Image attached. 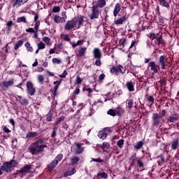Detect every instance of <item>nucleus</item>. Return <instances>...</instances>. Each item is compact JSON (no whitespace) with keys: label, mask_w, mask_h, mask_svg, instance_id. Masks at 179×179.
Masks as SVG:
<instances>
[{"label":"nucleus","mask_w":179,"mask_h":179,"mask_svg":"<svg viewBox=\"0 0 179 179\" xmlns=\"http://www.w3.org/2000/svg\"><path fill=\"white\" fill-rule=\"evenodd\" d=\"M3 131L6 134H9V132H10V130H9L6 126H3Z\"/></svg>","instance_id":"nucleus-53"},{"label":"nucleus","mask_w":179,"mask_h":179,"mask_svg":"<svg viewBox=\"0 0 179 179\" xmlns=\"http://www.w3.org/2000/svg\"><path fill=\"white\" fill-rule=\"evenodd\" d=\"M106 78V75L104 74H101L99 76V80H103V79Z\"/></svg>","instance_id":"nucleus-60"},{"label":"nucleus","mask_w":179,"mask_h":179,"mask_svg":"<svg viewBox=\"0 0 179 179\" xmlns=\"http://www.w3.org/2000/svg\"><path fill=\"white\" fill-rule=\"evenodd\" d=\"M17 22L18 23H20V22L24 23L26 22V18L24 17H21L17 20Z\"/></svg>","instance_id":"nucleus-47"},{"label":"nucleus","mask_w":179,"mask_h":179,"mask_svg":"<svg viewBox=\"0 0 179 179\" xmlns=\"http://www.w3.org/2000/svg\"><path fill=\"white\" fill-rule=\"evenodd\" d=\"M154 125H160V120L159 119L153 120Z\"/></svg>","instance_id":"nucleus-55"},{"label":"nucleus","mask_w":179,"mask_h":179,"mask_svg":"<svg viewBox=\"0 0 179 179\" xmlns=\"http://www.w3.org/2000/svg\"><path fill=\"white\" fill-rule=\"evenodd\" d=\"M71 29H79V24L67 23L65 26V29L71 30Z\"/></svg>","instance_id":"nucleus-12"},{"label":"nucleus","mask_w":179,"mask_h":179,"mask_svg":"<svg viewBox=\"0 0 179 179\" xmlns=\"http://www.w3.org/2000/svg\"><path fill=\"white\" fill-rule=\"evenodd\" d=\"M108 114L109 115H112L113 117H115V115H116L115 111H114V110H113V109L109 110L108 111Z\"/></svg>","instance_id":"nucleus-46"},{"label":"nucleus","mask_w":179,"mask_h":179,"mask_svg":"<svg viewBox=\"0 0 179 179\" xmlns=\"http://www.w3.org/2000/svg\"><path fill=\"white\" fill-rule=\"evenodd\" d=\"M121 10V4L117 3L115 6V9L113 10V15L114 16H117L120 13V11Z\"/></svg>","instance_id":"nucleus-16"},{"label":"nucleus","mask_w":179,"mask_h":179,"mask_svg":"<svg viewBox=\"0 0 179 179\" xmlns=\"http://www.w3.org/2000/svg\"><path fill=\"white\" fill-rule=\"evenodd\" d=\"M98 178H107V177H108V175H107L106 173H99L97 174Z\"/></svg>","instance_id":"nucleus-30"},{"label":"nucleus","mask_w":179,"mask_h":179,"mask_svg":"<svg viewBox=\"0 0 179 179\" xmlns=\"http://www.w3.org/2000/svg\"><path fill=\"white\" fill-rule=\"evenodd\" d=\"M57 162L56 161H55V159L50 162V164L48 165V171H52V170H54V169H55V167H57Z\"/></svg>","instance_id":"nucleus-17"},{"label":"nucleus","mask_w":179,"mask_h":179,"mask_svg":"<svg viewBox=\"0 0 179 179\" xmlns=\"http://www.w3.org/2000/svg\"><path fill=\"white\" fill-rule=\"evenodd\" d=\"M106 0H99L96 2V6H97V8H104V6H106Z\"/></svg>","instance_id":"nucleus-18"},{"label":"nucleus","mask_w":179,"mask_h":179,"mask_svg":"<svg viewBox=\"0 0 179 179\" xmlns=\"http://www.w3.org/2000/svg\"><path fill=\"white\" fill-rule=\"evenodd\" d=\"M79 160H80V158H79L78 157H76V156L73 157L71 158V164H76V163H78Z\"/></svg>","instance_id":"nucleus-29"},{"label":"nucleus","mask_w":179,"mask_h":179,"mask_svg":"<svg viewBox=\"0 0 179 179\" xmlns=\"http://www.w3.org/2000/svg\"><path fill=\"white\" fill-rule=\"evenodd\" d=\"M149 67L150 68L151 71H153L155 73H157V72H159V66L156 65L155 62H150Z\"/></svg>","instance_id":"nucleus-9"},{"label":"nucleus","mask_w":179,"mask_h":179,"mask_svg":"<svg viewBox=\"0 0 179 179\" xmlns=\"http://www.w3.org/2000/svg\"><path fill=\"white\" fill-rule=\"evenodd\" d=\"M64 116H62L60 118H59L57 120V122H56V125H58V124H59V122L64 121Z\"/></svg>","instance_id":"nucleus-57"},{"label":"nucleus","mask_w":179,"mask_h":179,"mask_svg":"<svg viewBox=\"0 0 179 179\" xmlns=\"http://www.w3.org/2000/svg\"><path fill=\"white\" fill-rule=\"evenodd\" d=\"M162 118V115H159V113H154L152 115V120H159Z\"/></svg>","instance_id":"nucleus-41"},{"label":"nucleus","mask_w":179,"mask_h":179,"mask_svg":"<svg viewBox=\"0 0 179 179\" xmlns=\"http://www.w3.org/2000/svg\"><path fill=\"white\" fill-rule=\"evenodd\" d=\"M27 1H29V0H15V3L14 6L18 5L19 6H20V5H23L24 3H26V2H27Z\"/></svg>","instance_id":"nucleus-28"},{"label":"nucleus","mask_w":179,"mask_h":179,"mask_svg":"<svg viewBox=\"0 0 179 179\" xmlns=\"http://www.w3.org/2000/svg\"><path fill=\"white\" fill-rule=\"evenodd\" d=\"M21 101L25 106H27V104H29V101L26 99H21Z\"/></svg>","instance_id":"nucleus-56"},{"label":"nucleus","mask_w":179,"mask_h":179,"mask_svg":"<svg viewBox=\"0 0 179 179\" xmlns=\"http://www.w3.org/2000/svg\"><path fill=\"white\" fill-rule=\"evenodd\" d=\"M30 169H31L30 166H25L20 171V173H29Z\"/></svg>","instance_id":"nucleus-22"},{"label":"nucleus","mask_w":179,"mask_h":179,"mask_svg":"<svg viewBox=\"0 0 179 179\" xmlns=\"http://www.w3.org/2000/svg\"><path fill=\"white\" fill-rule=\"evenodd\" d=\"M38 135V134H37V132L36 131H29L27 136L26 138H36V136H37Z\"/></svg>","instance_id":"nucleus-21"},{"label":"nucleus","mask_w":179,"mask_h":179,"mask_svg":"<svg viewBox=\"0 0 179 179\" xmlns=\"http://www.w3.org/2000/svg\"><path fill=\"white\" fill-rule=\"evenodd\" d=\"M83 43H85L84 40L78 41L76 42H70L71 45L73 48H76V47H79L80 45H83Z\"/></svg>","instance_id":"nucleus-14"},{"label":"nucleus","mask_w":179,"mask_h":179,"mask_svg":"<svg viewBox=\"0 0 179 179\" xmlns=\"http://www.w3.org/2000/svg\"><path fill=\"white\" fill-rule=\"evenodd\" d=\"M135 44H136V41H132L129 48H132L135 47Z\"/></svg>","instance_id":"nucleus-61"},{"label":"nucleus","mask_w":179,"mask_h":179,"mask_svg":"<svg viewBox=\"0 0 179 179\" xmlns=\"http://www.w3.org/2000/svg\"><path fill=\"white\" fill-rule=\"evenodd\" d=\"M38 50H44L45 48V44L43 42H41L37 44Z\"/></svg>","instance_id":"nucleus-35"},{"label":"nucleus","mask_w":179,"mask_h":179,"mask_svg":"<svg viewBox=\"0 0 179 179\" xmlns=\"http://www.w3.org/2000/svg\"><path fill=\"white\" fill-rule=\"evenodd\" d=\"M44 148H47V145H43V139L41 138L31 145L29 150L31 155H38L44 152Z\"/></svg>","instance_id":"nucleus-1"},{"label":"nucleus","mask_w":179,"mask_h":179,"mask_svg":"<svg viewBox=\"0 0 179 179\" xmlns=\"http://www.w3.org/2000/svg\"><path fill=\"white\" fill-rule=\"evenodd\" d=\"M98 136L100 138V139H106V138H107V134L104 133V131H99Z\"/></svg>","instance_id":"nucleus-26"},{"label":"nucleus","mask_w":179,"mask_h":179,"mask_svg":"<svg viewBox=\"0 0 179 179\" xmlns=\"http://www.w3.org/2000/svg\"><path fill=\"white\" fill-rule=\"evenodd\" d=\"M80 92V90H79V88H76L74 90V94H79V92Z\"/></svg>","instance_id":"nucleus-64"},{"label":"nucleus","mask_w":179,"mask_h":179,"mask_svg":"<svg viewBox=\"0 0 179 179\" xmlns=\"http://www.w3.org/2000/svg\"><path fill=\"white\" fill-rule=\"evenodd\" d=\"M160 5L164 6L165 8H170V4L166 0H159Z\"/></svg>","instance_id":"nucleus-24"},{"label":"nucleus","mask_w":179,"mask_h":179,"mask_svg":"<svg viewBox=\"0 0 179 179\" xmlns=\"http://www.w3.org/2000/svg\"><path fill=\"white\" fill-rule=\"evenodd\" d=\"M101 148L102 149H108L110 148V144L107 142H104L103 143Z\"/></svg>","instance_id":"nucleus-43"},{"label":"nucleus","mask_w":179,"mask_h":179,"mask_svg":"<svg viewBox=\"0 0 179 179\" xmlns=\"http://www.w3.org/2000/svg\"><path fill=\"white\" fill-rule=\"evenodd\" d=\"M60 37L62 40H64V41H71V39L69 38V36L68 34H62Z\"/></svg>","instance_id":"nucleus-27"},{"label":"nucleus","mask_w":179,"mask_h":179,"mask_svg":"<svg viewBox=\"0 0 179 179\" xmlns=\"http://www.w3.org/2000/svg\"><path fill=\"white\" fill-rule=\"evenodd\" d=\"M149 37L151 40H155V38H156L157 40L156 44H157L158 45H160V44H162V36L158 37L157 34L152 32L150 34Z\"/></svg>","instance_id":"nucleus-3"},{"label":"nucleus","mask_w":179,"mask_h":179,"mask_svg":"<svg viewBox=\"0 0 179 179\" xmlns=\"http://www.w3.org/2000/svg\"><path fill=\"white\" fill-rule=\"evenodd\" d=\"M62 157H64V155H62V154H59L55 157V161L58 164L61 160H62Z\"/></svg>","instance_id":"nucleus-33"},{"label":"nucleus","mask_w":179,"mask_h":179,"mask_svg":"<svg viewBox=\"0 0 179 179\" xmlns=\"http://www.w3.org/2000/svg\"><path fill=\"white\" fill-rule=\"evenodd\" d=\"M99 17V8L97 6H92V15L90 17L91 20L97 19Z\"/></svg>","instance_id":"nucleus-6"},{"label":"nucleus","mask_w":179,"mask_h":179,"mask_svg":"<svg viewBox=\"0 0 179 179\" xmlns=\"http://www.w3.org/2000/svg\"><path fill=\"white\" fill-rule=\"evenodd\" d=\"M95 65H96V66H100V65H101V60H100V59H96Z\"/></svg>","instance_id":"nucleus-52"},{"label":"nucleus","mask_w":179,"mask_h":179,"mask_svg":"<svg viewBox=\"0 0 179 179\" xmlns=\"http://www.w3.org/2000/svg\"><path fill=\"white\" fill-rule=\"evenodd\" d=\"M130 160L131 161V164L134 165V163L135 160H136V154H134L131 156Z\"/></svg>","instance_id":"nucleus-50"},{"label":"nucleus","mask_w":179,"mask_h":179,"mask_svg":"<svg viewBox=\"0 0 179 179\" xmlns=\"http://www.w3.org/2000/svg\"><path fill=\"white\" fill-rule=\"evenodd\" d=\"M76 173V169L73 168L71 169V171H69L66 173V176H72Z\"/></svg>","instance_id":"nucleus-48"},{"label":"nucleus","mask_w":179,"mask_h":179,"mask_svg":"<svg viewBox=\"0 0 179 179\" xmlns=\"http://www.w3.org/2000/svg\"><path fill=\"white\" fill-rule=\"evenodd\" d=\"M60 10H61V8H59V6H55L52 9V12H54L55 13H57L59 12Z\"/></svg>","instance_id":"nucleus-49"},{"label":"nucleus","mask_w":179,"mask_h":179,"mask_svg":"<svg viewBox=\"0 0 179 179\" xmlns=\"http://www.w3.org/2000/svg\"><path fill=\"white\" fill-rule=\"evenodd\" d=\"M57 136V130L55 129V127L53 128V131L51 134V137L52 138H55Z\"/></svg>","instance_id":"nucleus-51"},{"label":"nucleus","mask_w":179,"mask_h":179,"mask_svg":"<svg viewBox=\"0 0 179 179\" xmlns=\"http://www.w3.org/2000/svg\"><path fill=\"white\" fill-rule=\"evenodd\" d=\"M119 72H121V73H125V70L121 65L119 66Z\"/></svg>","instance_id":"nucleus-54"},{"label":"nucleus","mask_w":179,"mask_h":179,"mask_svg":"<svg viewBox=\"0 0 179 179\" xmlns=\"http://www.w3.org/2000/svg\"><path fill=\"white\" fill-rule=\"evenodd\" d=\"M143 145V143L142 141H139L135 146L136 149H141L142 146Z\"/></svg>","instance_id":"nucleus-45"},{"label":"nucleus","mask_w":179,"mask_h":179,"mask_svg":"<svg viewBox=\"0 0 179 179\" xmlns=\"http://www.w3.org/2000/svg\"><path fill=\"white\" fill-rule=\"evenodd\" d=\"M54 20L56 23H65L66 22V15L63 17L55 16Z\"/></svg>","instance_id":"nucleus-10"},{"label":"nucleus","mask_w":179,"mask_h":179,"mask_svg":"<svg viewBox=\"0 0 179 179\" xmlns=\"http://www.w3.org/2000/svg\"><path fill=\"white\" fill-rule=\"evenodd\" d=\"M15 166H16V161L11 160L10 162L4 163L1 166V170L6 171V173H9L15 169Z\"/></svg>","instance_id":"nucleus-2"},{"label":"nucleus","mask_w":179,"mask_h":179,"mask_svg":"<svg viewBox=\"0 0 179 179\" xmlns=\"http://www.w3.org/2000/svg\"><path fill=\"white\" fill-rule=\"evenodd\" d=\"M74 23H83L87 22V17L85 16H76L75 18L73 20Z\"/></svg>","instance_id":"nucleus-5"},{"label":"nucleus","mask_w":179,"mask_h":179,"mask_svg":"<svg viewBox=\"0 0 179 179\" xmlns=\"http://www.w3.org/2000/svg\"><path fill=\"white\" fill-rule=\"evenodd\" d=\"M76 145V153L77 155H80L83 152V148H82V145L78 143H75Z\"/></svg>","instance_id":"nucleus-15"},{"label":"nucleus","mask_w":179,"mask_h":179,"mask_svg":"<svg viewBox=\"0 0 179 179\" xmlns=\"http://www.w3.org/2000/svg\"><path fill=\"white\" fill-rule=\"evenodd\" d=\"M43 41H44L48 45H51L50 39L48 37H43Z\"/></svg>","instance_id":"nucleus-36"},{"label":"nucleus","mask_w":179,"mask_h":179,"mask_svg":"<svg viewBox=\"0 0 179 179\" xmlns=\"http://www.w3.org/2000/svg\"><path fill=\"white\" fill-rule=\"evenodd\" d=\"M93 162H96L98 163H103V159H92Z\"/></svg>","instance_id":"nucleus-62"},{"label":"nucleus","mask_w":179,"mask_h":179,"mask_svg":"<svg viewBox=\"0 0 179 179\" xmlns=\"http://www.w3.org/2000/svg\"><path fill=\"white\" fill-rule=\"evenodd\" d=\"M38 82H39V83L44 82V76H43V75L38 76Z\"/></svg>","instance_id":"nucleus-44"},{"label":"nucleus","mask_w":179,"mask_h":179,"mask_svg":"<svg viewBox=\"0 0 179 179\" xmlns=\"http://www.w3.org/2000/svg\"><path fill=\"white\" fill-rule=\"evenodd\" d=\"M178 120V116L177 115H175L173 116H170L168 119V121L169 122H174V121Z\"/></svg>","instance_id":"nucleus-23"},{"label":"nucleus","mask_w":179,"mask_h":179,"mask_svg":"<svg viewBox=\"0 0 179 179\" xmlns=\"http://www.w3.org/2000/svg\"><path fill=\"white\" fill-rule=\"evenodd\" d=\"M126 86H127L128 90H129L130 92H134V90H135V89H134V85L132 82H127L126 84Z\"/></svg>","instance_id":"nucleus-20"},{"label":"nucleus","mask_w":179,"mask_h":179,"mask_svg":"<svg viewBox=\"0 0 179 179\" xmlns=\"http://www.w3.org/2000/svg\"><path fill=\"white\" fill-rule=\"evenodd\" d=\"M86 51H87V48H79L76 53L77 57H83V55H85L86 53Z\"/></svg>","instance_id":"nucleus-11"},{"label":"nucleus","mask_w":179,"mask_h":179,"mask_svg":"<svg viewBox=\"0 0 179 179\" xmlns=\"http://www.w3.org/2000/svg\"><path fill=\"white\" fill-rule=\"evenodd\" d=\"M3 86H4L6 88L10 87L12 85H13V80H8V81H3L2 83Z\"/></svg>","instance_id":"nucleus-19"},{"label":"nucleus","mask_w":179,"mask_h":179,"mask_svg":"<svg viewBox=\"0 0 179 179\" xmlns=\"http://www.w3.org/2000/svg\"><path fill=\"white\" fill-rule=\"evenodd\" d=\"M22 45H23V41H19L17 43L15 44L14 49L17 50L19 48H20V47H22Z\"/></svg>","instance_id":"nucleus-25"},{"label":"nucleus","mask_w":179,"mask_h":179,"mask_svg":"<svg viewBox=\"0 0 179 179\" xmlns=\"http://www.w3.org/2000/svg\"><path fill=\"white\" fill-rule=\"evenodd\" d=\"M52 62L53 64H57L58 65H59V64H61V62H62V61L61 60V59L53 58L52 60Z\"/></svg>","instance_id":"nucleus-37"},{"label":"nucleus","mask_w":179,"mask_h":179,"mask_svg":"<svg viewBox=\"0 0 179 179\" xmlns=\"http://www.w3.org/2000/svg\"><path fill=\"white\" fill-rule=\"evenodd\" d=\"M171 147L173 150H177V149H178V147H179L178 140L175 139L172 141V142L171 143Z\"/></svg>","instance_id":"nucleus-13"},{"label":"nucleus","mask_w":179,"mask_h":179,"mask_svg":"<svg viewBox=\"0 0 179 179\" xmlns=\"http://www.w3.org/2000/svg\"><path fill=\"white\" fill-rule=\"evenodd\" d=\"M68 75L66 71H64L62 75H59V78H65Z\"/></svg>","instance_id":"nucleus-58"},{"label":"nucleus","mask_w":179,"mask_h":179,"mask_svg":"<svg viewBox=\"0 0 179 179\" xmlns=\"http://www.w3.org/2000/svg\"><path fill=\"white\" fill-rule=\"evenodd\" d=\"M124 139H120L117 141V145L120 149H122L124 148Z\"/></svg>","instance_id":"nucleus-31"},{"label":"nucleus","mask_w":179,"mask_h":179,"mask_svg":"<svg viewBox=\"0 0 179 179\" xmlns=\"http://www.w3.org/2000/svg\"><path fill=\"white\" fill-rule=\"evenodd\" d=\"M127 107L129 108H132V106L134 104V101H132L131 99H129L127 101Z\"/></svg>","instance_id":"nucleus-39"},{"label":"nucleus","mask_w":179,"mask_h":179,"mask_svg":"<svg viewBox=\"0 0 179 179\" xmlns=\"http://www.w3.org/2000/svg\"><path fill=\"white\" fill-rule=\"evenodd\" d=\"M54 85H57L54 87V91L57 92V90H58V87L59 86V85H61V81H55Z\"/></svg>","instance_id":"nucleus-38"},{"label":"nucleus","mask_w":179,"mask_h":179,"mask_svg":"<svg viewBox=\"0 0 179 179\" xmlns=\"http://www.w3.org/2000/svg\"><path fill=\"white\" fill-rule=\"evenodd\" d=\"M83 79L80 77L77 76L76 78V85H80L83 82Z\"/></svg>","instance_id":"nucleus-40"},{"label":"nucleus","mask_w":179,"mask_h":179,"mask_svg":"<svg viewBox=\"0 0 179 179\" xmlns=\"http://www.w3.org/2000/svg\"><path fill=\"white\" fill-rule=\"evenodd\" d=\"M118 72H120L119 67L113 66V68L110 69L111 73H118Z\"/></svg>","instance_id":"nucleus-32"},{"label":"nucleus","mask_w":179,"mask_h":179,"mask_svg":"<svg viewBox=\"0 0 179 179\" xmlns=\"http://www.w3.org/2000/svg\"><path fill=\"white\" fill-rule=\"evenodd\" d=\"M9 122L13 127H15V120H13V119H10Z\"/></svg>","instance_id":"nucleus-63"},{"label":"nucleus","mask_w":179,"mask_h":179,"mask_svg":"<svg viewBox=\"0 0 179 179\" xmlns=\"http://www.w3.org/2000/svg\"><path fill=\"white\" fill-rule=\"evenodd\" d=\"M125 20H127V16L123 15L122 17L116 21V23H123V22H125Z\"/></svg>","instance_id":"nucleus-34"},{"label":"nucleus","mask_w":179,"mask_h":179,"mask_svg":"<svg viewBox=\"0 0 179 179\" xmlns=\"http://www.w3.org/2000/svg\"><path fill=\"white\" fill-rule=\"evenodd\" d=\"M159 62L162 65V69H166V64L167 62V57H166L164 55H162L159 58Z\"/></svg>","instance_id":"nucleus-7"},{"label":"nucleus","mask_w":179,"mask_h":179,"mask_svg":"<svg viewBox=\"0 0 179 179\" xmlns=\"http://www.w3.org/2000/svg\"><path fill=\"white\" fill-rule=\"evenodd\" d=\"M27 87L28 89V92L31 96H33L34 93H36V89L33 87V83L28 82L27 83Z\"/></svg>","instance_id":"nucleus-8"},{"label":"nucleus","mask_w":179,"mask_h":179,"mask_svg":"<svg viewBox=\"0 0 179 179\" xmlns=\"http://www.w3.org/2000/svg\"><path fill=\"white\" fill-rule=\"evenodd\" d=\"M46 121H48V122H51V121H52V115H51L50 113L48 114L46 117Z\"/></svg>","instance_id":"nucleus-42"},{"label":"nucleus","mask_w":179,"mask_h":179,"mask_svg":"<svg viewBox=\"0 0 179 179\" xmlns=\"http://www.w3.org/2000/svg\"><path fill=\"white\" fill-rule=\"evenodd\" d=\"M26 31H27L28 33H36V31H34L33 28H29L28 29H26Z\"/></svg>","instance_id":"nucleus-59"},{"label":"nucleus","mask_w":179,"mask_h":179,"mask_svg":"<svg viewBox=\"0 0 179 179\" xmlns=\"http://www.w3.org/2000/svg\"><path fill=\"white\" fill-rule=\"evenodd\" d=\"M92 54L94 55V58L100 59L103 57V54L101 53V50L99 49V48H94L92 51Z\"/></svg>","instance_id":"nucleus-4"}]
</instances>
